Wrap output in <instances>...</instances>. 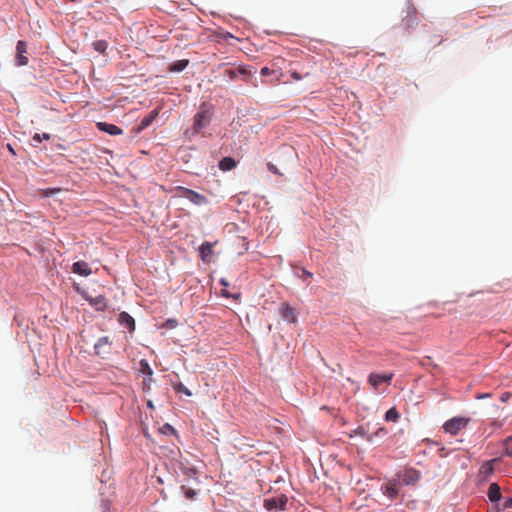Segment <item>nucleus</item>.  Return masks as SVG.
Segmentation results:
<instances>
[{"label": "nucleus", "instance_id": "12", "mask_svg": "<svg viewBox=\"0 0 512 512\" xmlns=\"http://www.w3.org/2000/svg\"><path fill=\"white\" fill-rule=\"evenodd\" d=\"M420 478V473L415 469H408L403 473L402 480L405 484H414Z\"/></svg>", "mask_w": 512, "mask_h": 512}, {"label": "nucleus", "instance_id": "10", "mask_svg": "<svg viewBox=\"0 0 512 512\" xmlns=\"http://www.w3.org/2000/svg\"><path fill=\"white\" fill-rule=\"evenodd\" d=\"M96 126L100 131L106 132L110 135H120L123 133V130L114 124L98 122Z\"/></svg>", "mask_w": 512, "mask_h": 512}, {"label": "nucleus", "instance_id": "30", "mask_svg": "<svg viewBox=\"0 0 512 512\" xmlns=\"http://www.w3.org/2000/svg\"><path fill=\"white\" fill-rule=\"evenodd\" d=\"M225 73H226V75H227L230 79H232V80H233V79H235V78L237 77V75H238V73H237V70H236V69H235V70H234V69H229V70H227Z\"/></svg>", "mask_w": 512, "mask_h": 512}, {"label": "nucleus", "instance_id": "38", "mask_svg": "<svg viewBox=\"0 0 512 512\" xmlns=\"http://www.w3.org/2000/svg\"><path fill=\"white\" fill-rule=\"evenodd\" d=\"M165 429H166V431H169V430H170V431H171V432H173V433L175 432V430L173 429V427H172V426H170V425H168V424H167V425H165Z\"/></svg>", "mask_w": 512, "mask_h": 512}, {"label": "nucleus", "instance_id": "23", "mask_svg": "<svg viewBox=\"0 0 512 512\" xmlns=\"http://www.w3.org/2000/svg\"><path fill=\"white\" fill-rule=\"evenodd\" d=\"M503 447H504L505 455L512 457V436L507 437L503 441Z\"/></svg>", "mask_w": 512, "mask_h": 512}, {"label": "nucleus", "instance_id": "37", "mask_svg": "<svg viewBox=\"0 0 512 512\" xmlns=\"http://www.w3.org/2000/svg\"><path fill=\"white\" fill-rule=\"evenodd\" d=\"M165 429H166V431H169V430H170V431H171V432H173V433L175 432V430L173 429V427H172V426H170V425H168V424H167V425H165Z\"/></svg>", "mask_w": 512, "mask_h": 512}, {"label": "nucleus", "instance_id": "39", "mask_svg": "<svg viewBox=\"0 0 512 512\" xmlns=\"http://www.w3.org/2000/svg\"><path fill=\"white\" fill-rule=\"evenodd\" d=\"M281 76H282V73H280V75L277 77V79H276V81H275V84L280 82V77H281Z\"/></svg>", "mask_w": 512, "mask_h": 512}, {"label": "nucleus", "instance_id": "22", "mask_svg": "<svg viewBox=\"0 0 512 512\" xmlns=\"http://www.w3.org/2000/svg\"><path fill=\"white\" fill-rule=\"evenodd\" d=\"M399 418V413L395 408L389 409L385 414V419L387 421L396 422Z\"/></svg>", "mask_w": 512, "mask_h": 512}, {"label": "nucleus", "instance_id": "4", "mask_svg": "<svg viewBox=\"0 0 512 512\" xmlns=\"http://www.w3.org/2000/svg\"><path fill=\"white\" fill-rule=\"evenodd\" d=\"M470 422V418L468 417H453L447 420L442 428L443 430L450 435H457L461 430L467 427Z\"/></svg>", "mask_w": 512, "mask_h": 512}, {"label": "nucleus", "instance_id": "29", "mask_svg": "<svg viewBox=\"0 0 512 512\" xmlns=\"http://www.w3.org/2000/svg\"><path fill=\"white\" fill-rule=\"evenodd\" d=\"M260 73H261V75H262V76H265V77H266V76H270V75L274 74V73H275V71H274V70H271V69H270V68H268V67H263V68L261 69Z\"/></svg>", "mask_w": 512, "mask_h": 512}, {"label": "nucleus", "instance_id": "42", "mask_svg": "<svg viewBox=\"0 0 512 512\" xmlns=\"http://www.w3.org/2000/svg\"><path fill=\"white\" fill-rule=\"evenodd\" d=\"M8 147H9V150H10L12 153H14L13 148H12L10 145H8Z\"/></svg>", "mask_w": 512, "mask_h": 512}, {"label": "nucleus", "instance_id": "13", "mask_svg": "<svg viewBox=\"0 0 512 512\" xmlns=\"http://www.w3.org/2000/svg\"><path fill=\"white\" fill-rule=\"evenodd\" d=\"M118 321L121 325L127 327L130 331L135 329V321L132 316L127 312H121L118 317Z\"/></svg>", "mask_w": 512, "mask_h": 512}, {"label": "nucleus", "instance_id": "28", "mask_svg": "<svg viewBox=\"0 0 512 512\" xmlns=\"http://www.w3.org/2000/svg\"><path fill=\"white\" fill-rule=\"evenodd\" d=\"M50 134L48 133H44L42 136L38 133H36L34 136H33V140L34 141H37V142H41L42 139H45V140H49L50 139Z\"/></svg>", "mask_w": 512, "mask_h": 512}, {"label": "nucleus", "instance_id": "15", "mask_svg": "<svg viewBox=\"0 0 512 512\" xmlns=\"http://www.w3.org/2000/svg\"><path fill=\"white\" fill-rule=\"evenodd\" d=\"M496 460H489V461H486L484 462L480 469H479V474L483 477V479H487L489 478L493 472H494V467H493V463L495 462Z\"/></svg>", "mask_w": 512, "mask_h": 512}, {"label": "nucleus", "instance_id": "9", "mask_svg": "<svg viewBox=\"0 0 512 512\" xmlns=\"http://www.w3.org/2000/svg\"><path fill=\"white\" fill-rule=\"evenodd\" d=\"M72 271L81 276H88L92 273L91 268L85 261H77L72 265Z\"/></svg>", "mask_w": 512, "mask_h": 512}, {"label": "nucleus", "instance_id": "19", "mask_svg": "<svg viewBox=\"0 0 512 512\" xmlns=\"http://www.w3.org/2000/svg\"><path fill=\"white\" fill-rule=\"evenodd\" d=\"M92 46L95 51H97L101 54H105V52L108 48V43L105 40H97L92 43Z\"/></svg>", "mask_w": 512, "mask_h": 512}, {"label": "nucleus", "instance_id": "5", "mask_svg": "<svg viewBox=\"0 0 512 512\" xmlns=\"http://www.w3.org/2000/svg\"><path fill=\"white\" fill-rule=\"evenodd\" d=\"M394 377L393 373L387 374H379V373H370L368 376V383L373 388L374 391H380V387L383 384L390 385L391 381Z\"/></svg>", "mask_w": 512, "mask_h": 512}, {"label": "nucleus", "instance_id": "17", "mask_svg": "<svg viewBox=\"0 0 512 512\" xmlns=\"http://www.w3.org/2000/svg\"><path fill=\"white\" fill-rule=\"evenodd\" d=\"M236 167V161L231 157H224L219 162V168L222 171H229Z\"/></svg>", "mask_w": 512, "mask_h": 512}, {"label": "nucleus", "instance_id": "20", "mask_svg": "<svg viewBox=\"0 0 512 512\" xmlns=\"http://www.w3.org/2000/svg\"><path fill=\"white\" fill-rule=\"evenodd\" d=\"M386 493L390 498H394L399 493V486L396 482H390L386 486Z\"/></svg>", "mask_w": 512, "mask_h": 512}, {"label": "nucleus", "instance_id": "41", "mask_svg": "<svg viewBox=\"0 0 512 512\" xmlns=\"http://www.w3.org/2000/svg\"><path fill=\"white\" fill-rule=\"evenodd\" d=\"M305 273H306V276H309V277L312 276V273H310V272H305Z\"/></svg>", "mask_w": 512, "mask_h": 512}, {"label": "nucleus", "instance_id": "18", "mask_svg": "<svg viewBox=\"0 0 512 512\" xmlns=\"http://www.w3.org/2000/svg\"><path fill=\"white\" fill-rule=\"evenodd\" d=\"M188 64H189V60H187V59L177 60L170 65L169 71L170 72H181L188 66Z\"/></svg>", "mask_w": 512, "mask_h": 512}, {"label": "nucleus", "instance_id": "35", "mask_svg": "<svg viewBox=\"0 0 512 512\" xmlns=\"http://www.w3.org/2000/svg\"><path fill=\"white\" fill-rule=\"evenodd\" d=\"M236 70H237L238 75L239 74H241V75H246L247 74V70H246L245 67H239Z\"/></svg>", "mask_w": 512, "mask_h": 512}, {"label": "nucleus", "instance_id": "2", "mask_svg": "<svg viewBox=\"0 0 512 512\" xmlns=\"http://www.w3.org/2000/svg\"><path fill=\"white\" fill-rule=\"evenodd\" d=\"M487 497L498 512L501 510L512 509V496L503 498L500 486L497 483H491L489 485Z\"/></svg>", "mask_w": 512, "mask_h": 512}, {"label": "nucleus", "instance_id": "24", "mask_svg": "<svg viewBox=\"0 0 512 512\" xmlns=\"http://www.w3.org/2000/svg\"><path fill=\"white\" fill-rule=\"evenodd\" d=\"M60 191H61L60 188H47V189L41 190V194L44 197H50V196H53V195L59 193Z\"/></svg>", "mask_w": 512, "mask_h": 512}, {"label": "nucleus", "instance_id": "3", "mask_svg": "<svg viewBox=\"0 0 512 512\" xmlns=\"http://www.w3.org/2000/svg\"><path fill=\"white\" fill-rule=\"evenodd\" d=\"M293 502L288 500L285 494H269L263 500V506L267 510H290L292 509Z\"/></svg>", "mask_w": 512, "mask_h": 512}, {"label": "nucleus", "instance_id": "1", "mask_svg": "<svg viewBox=\"0 0 512 512\" xmlns=\"http://www.w3.org/2000/svg\"><path fill=\"white\" fill-rule=\"evenodd\" d=\"M213 117V108L208 103H202L198 112L193 117V124L191 128L184 132V135L191 139L197 134H202L203 130L207 128Z\"/></svg>", "mask_w": 512, "mask_h": 512}, {"label": "nucleus", "instance_id": "27", "mask_svg": "<svg viewBox=\"0 0 512 512\" xmlns=\"http://www.w3.org/2000/svg\"><path fill=\"white\" fill-rule=\"evenodd\" d=\"M290 75H291L293 80L300 81L304 77H308L310 75V73L306 72L304 75H302V74L298 73L297 71H290Z\"/></svg>", "mask_w": 512, "mask_h": 512}, {"label": "nucleus", "instance_id": "26", "mask_svg": "<svg viewBox=\"0 0 512 512\" xmlns=\"http://www.w3.org/2000/svg\"><path fill=\"white\" fill-rule=\"evenodd\" d=\"M182 490L184 491L185 497L188 500H193L196 496V491L191 488H186L185 486H182Z\"/></svg>", "mask_w": 512, "mask_h": 512}, {"label": "nucleus", "instance_id": "7", "mask_svg": "<svg viewBox=\"0 0 512 512\" xmlns=\"http://www.w3.org/2000/svg\"><path fill=\"white\" fill-rule=\"evenodd\" d=\"M17 51V65L25 66L28 64V57L25 55L27 53V44L23 40H19L16 45Z\"/></svg>", "mask_w": 512, "mask_h": 512}, {"label": "nucleus", "instance_id": "32", "mask_svg": "<svg viewBox=\"0 0 512 512\" xmlns=\"http://www.w3.org/2000/svg\"><path fill=\"white\" fill-rule=\"evenodd\" d=\"M140 364L141 366H145V372H147V374H152V370L146 361L142 360Z\"/></svg>", "mask_w": 512, "mask_h": 512}, {"label": "nucleus", "instance_id": "31", "mask_svg": "<svg viewBox=\"0 0 512 512\" xmlns=\"http://www.w3.org/2000/svg\"><path fill=\"white\" fill-rule=\"evenodd\" d=\"M177 325V321L174 319H168L166 322V326L169 328H174Z\"/></svg>", "mask_w": 512, "mask_h": 512}, {"label": "nucleus", "instance_id": "21", "mask_svg": "<svg viewBox=\"0 0 512 512\" xmlns=\"http://www.w3.org/2000/svg\"><path fill=\"white\" fill-rule=\"evenodd\" d=\"M157 116V112L153 111L148 116L144 117L140 123V129L147 128Z\"/></svg>", "mask_w": 512, "mask_h": 512}, {"label": "nucleus", "instance_id": "16", "mask_svg": "<svg viewBox=\"0 0 512 512\" xmlns=\"http://www.w3.org/2000/svg\"><path fill=\"white\" fill-rule=\"evenodd\" d=\"M200 257L203 260L208 259L213 254V244L206 241L199 248Z\"/></svg>", "mask_w": 512, "mask_h": 512}, {"label": "nucleus", "instance_id": "33", "mask_svg": "<svg viewBox=\"0 0 512 512\" xmlns=\"http://www.w3.org/2000/svg\"><path fill=\"white\" fill-rule=\"evenodd\" d=\"M492 396L491 393H484V394H477L475 397L476 399H486V398H490Z\"/></svg>", "mask_w": 512, "mask_h": 512}, {"label": "nucleus", "instance_id": "14", "mask_svg": "<svg viewBox=\"0 0 512 512\" xmlns=\"http://www.w3.org/2000/svg\"><path fill=\"white\" fill-rule=\"evenodd\" d=\"M88 301L90 305L93 306L97 311H104L107 307L106 299L102 295L88 298Z\"/></svg>", "mask_w": 512, "mask_h": 512}, {"label": "nucleus", "instance_id": "34", "mask_svg": "<svg viewBox=\"0 0 512 512\" xmlns=\"http://www.w3.org/2000/svg\"><path fill=\"white\" fill-rule=\"evenodd\" d=\"M510 398V393L509 392H505L501 395V401L503 402H506L508 401V399Z\"/></svg>", "mask_w": 512, "mask_h": 512}, {"label": "nucleus", "instance_id": "36", "mask_svg": "<svg viewBox=\"0 0 512 512\" xmlns=\"http://www.w3.org/2000/svg\"><path fill=\"white\" fill-rule=\"evenodd\" d=\"M268 169H269V171H271L273 173H278L276 166L273 165L272 163H268Z\"/></svg>", "mask_w": 512, "mask_h": 512}, {"label": "nucleus", "instance_id": "40", "mask_svg": "<svg viewBox=\"0 0 512 512\" xmlns=\"http://www.w3.org/2000/svg\"><path fill=\"white\" fill-rule=\"evenodd\" d=\"M221 284H222V285H225V286H227V285H228V284H227V282H226L224 279H222V280H221Z\"/></svg>", "mask_w": 512, "mask_h": 512}, {"label": "nucleus", "instance_id": "8", "mask_svg": "<svg viewBox=\"0 0 512 512\" xmlns=\"http://www.w3.org/2000/svg\"><path fill=\"white\" fill-rule=\"evenodd\" d=\"M111 346V341L109 337L103 336L100 337L94 345L95 353L97 355L107 354L109 352V347Z\"/></svg>", "mask_w": 512, "mask_h": 512}, {"label": "nucleus", "instance_id": "11", "mask_svg": "<svg viewBox=\"0 0 512 512\" xmlns=\"http://www.w3.org/2000/svg\"><path fill=\"white\" fill-rule=\"evenodd\" d=\"M280 311L284 320L289 323L296 322V314L294 308L290 307L288 304H283Z\"/></svg>", "mask_w": 512, "mask_h": 512}, {"label": "nucleus", "instance_id": "6", "mask_svg": "<svg viewBox=\"0 0 512 512\" xmlns=\"http://www.w3.org/2000/svg\"><path fill=\"white\" fill-rule=\"evenodd\" d=\"M177 191H178V194L180 197H184V198L188 199L190 202H192L195 205L201 206V205L207 203L206 197L194 190H191V189H188L185 187H178Z\"/></svg>", "mask_w": 512, "mask_h": 512}, {"label": "nucleus", "instance_id": "25", "mask_svg": "<svg viewBox=\"0 0 512 512\" xmlns=\"http://www.w3.org/2000/svg\"><path fill=\"white\" fill-rule=\"evenodd\" d=\"M174 389H175V391H176V392L184 393V394H185V395H187V396H191V395H192L191 391H190L188 388H186V387H185L182 383H180V382L174 385Z\"/></svg>", "mask_w": 512, "mask_h": 512}]
</instances>
